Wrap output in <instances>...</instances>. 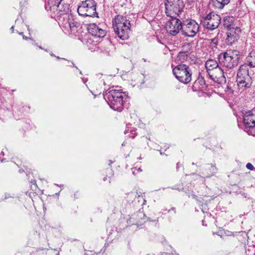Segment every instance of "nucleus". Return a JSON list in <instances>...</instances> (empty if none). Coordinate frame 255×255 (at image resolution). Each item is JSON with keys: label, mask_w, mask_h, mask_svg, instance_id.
I'll return each instance as SVG.
<instances>
[{"label": "nucleus", "mask_w": 255, "mask_h": 255, "mask_svg": "<svg viewBox=\"0 0 255 255\" xmlns=\"http://www.w3.org/2000/svg\"><path fill=\"white\" fill-rule=\"evenodd\" d=\"M246 167L249 169V170H254V166L252 165V163H248L246 165Z\"/></svg>", "instance_id": "c85d7f7f"}, {"label": "nucleus", "mask_w": 255, "mask_h": 255, "mask_svg": "<svg viewBox=\"0 0 255 255\" xmlns=\"http://www.w3.org/2000/svg\"><path fill=\"white\" fill-rule=\"evenodd\" d=\"M199 83H201V87L200 88H203L204 87V85H205V81L203 79L199 80Z\"/></svg>", "instance_id": "c756f323"}, {"label": "nucleus", "mask_w": 255, "mask_h": 255, "mask_svg": "<svg viewBox=\"0 0 255 255\" xmlns=\"http://www.w3.org/2000/svg\"><path fill=\"white\" fill-rule=\"evenodd\" d=\"M31 182L32 183H33V184H36V181L35 180H31Z\"/></svg>", "instance_id": "473e14b6"}, {"label": "nucleus", "mask_w": 255, "mask_h": 255, "mask_svg": "<svg viewBox=\"0 0 255 255\" xmlns=\"http://www.w3.org/2000/svg\"><path fill=\"white\" fill-rule=\"evenodd\" d=\"M97 38L90 34H87L86 31L80 40L88 47L89 49L95 51L98 45V41L96 40Z\"/></svg>", "instance_id": "ddd939ff"}, {"label": "nucleus", "mask_w": 255, "mask_h": 255, "mask_svg": "<svg viewBox=\"0 0 255 255\" xmlns=\"http://www.w3.org/2000/svg\"><path fill=\"white\" fill-rule=\"evenodd\" d=\"M131 75H132V73L131 74ZM131 78H132V76H131L130 79H131V80H132V79H131Z\"/></svg>", "instance_id": "49530a36"}, {"label": "nucleus", "mask_w": 255, "mask_h": 255, "mask_svg": "<svg viewBox=\"0 0 255 255\" xmlns=\"http://www.w3.org/2000/svg\"><path fill=\"white\" fill-rule=\"evenodd\" d=\"M166 16L180 15L183 11L184 4L182 0H166L165 2Z\"/></svg>", "instance_id": "6e6552de"}, {"label": "nucleus", "mask_w": 255, "mask_h": 255, "mask_svg": "<svg viewBox=\"0 0 255 255\" xmlns=\"http://www.w3.org/2000/svg\"><path fill=\"white\" fill-rule=\"evenodd\" d=\"M1 154H2V156H3V155H4V153H3V151H1Z\"/></svg>", "instance_id": "37998d69"}, {"label": "nucleus", "mask_w": 255, "mask_h": 255, "mask_svg": "<svg viewBox=\"0 0 255 255\" xmlns=\"http://www.w3.org/2000/svg\"><path fill=\"white\" fill-rule=\"evenodd\" d=\"M187 58V54L186 52H179L176 58V61L182 63L186 60Z\"/></svg>", "instance_id": "b1692460"}, {"label": "nucleus", "mask_w": 255, "mask_h": 255, "mask_svg": "<svg viewBox=\"0 0 255 255\" xmlns=\"http://www.w3.org/2000/svg\"><path fill=\"white\" fill-rule=\"evenodd\" d=\"M22 38H23V39L26 40H28V39H31L30 38H29L28 37H26V36H25L24 35H23Z\"/></svg>", "instance_id": "2f4dec72"}, {"label": "nucleus", "mask_w": 255, "mask_h": 255, "mask_svg": "<svg viewBox=\"0 0 255 255\" xmlns=\"http://www.w3.org/2000/svg\"><path fill=\"white\" fill-rule=\"evenodd\" d=\"M237 82L239 91L244 92L250 88L252 83V78L249 74V69L246 65H242L237 73Z\"/></svg>", "instance_id": "20e7f679"}, {"label": "nucleus", "mask_w": 255, "mask_h": 255, "mask_svg": "<svg viewBox=\"0 0 255 255\" xmlns=\"http://www.w3.org/2000/svg\"><path fill=\"white\" fill-rule=\"evenodd\" d=\"M91 93H92V94H94V93H93V92L92 91V90H91Z\"/></svg>", "instance_id": "603ef678"}, {"label": "nucleus", "mask_w": 255, "mask_h": 255, "mask_svg": "<svg viewBox=\"0 0 255 255\" xmlns=\"http://www.w3.org/2000/svg\"><path fill=\"white\" fill-rule=\"evenodd\" d=\"M32 41H33V42H32V44L33 45H36V44L35 43L34 41H33V40H32Z\"/></svg>", "instance_id": "e433bc0d"}, {"label": "nucleus", "mask_w": 255, "mask_h": 255, "mask_svg": "<svg viewBox=\"0 0 255 255\" xmlns=\"http://www.w3.org/2000/svg\"><path fill=\"white\" fill-rule=\"evenodd\" d=\"M240 57V52L237 50H230L219 55L220 62L225 67L230 69L238 65Z\"/></svg>", "instance_id": "39448f33"}, {"label": "nucleus", "mask_w": 255, "mask_h": 255, "mask_svg": "<svg viewBox=\"0 0 255 255\" xmlns=\"http://www.w3.org/2000/svg\"><path fill=\"white\" fill-rule=\"evenodd\" d=\"M87 30L88 31L87 34H90L92 36L99 38H103L106 34V31L98 27L95 23L89 24Z\"/></svg>", "instance_id": "2eb2a0df"}, {"label": "nucleus", "mask_w": 255, "mask_h": 255, "mask_svg": "<svg viewBox=\"0 0 255 255\" xmlns=\"http://www.w3.org/2000/svg\"><path fill=\"white\" fill-rule=\"evenodd\" d=\"M19 34L22 36L24 35L23 32H19Z\"/></svg>", "instance_id": "c9c22d12"}, {"label": "nucleus", "mask_w": 255, "mask_h": 255, "mask_svg": "<svg viewBox=\"0 0 255 255\" xmlns=\"http://www.w3.org/2000/svg\"><path fill=\"white\" fill-rule=\"evenodd\" d=\"M80 74H82V71L81 70H80Z\"/></svg>", "instance_id": "8fccbe9b"}, {"label": "nucleus", "mask_w": 255, "mask_h": 255, "mask_svg": "<svg viewBox=\"0 0 255 255\" xmlns=\"http://www.w3.org/2000/svg\"><path fill=\"white\" fill-rule=\"evenodd\" d=\"M221 17H205L204 24L208 29L213 30L219 26Z\"/></svg>", "instance_id": "dca6fc26"}, {"label": "nucleus", "mask_w": 255, "mask_h": 255, "mask_svg": "<svg viewBox=\"0 0 255 255\" xmlns=\"http://www.w3.org/2000/svg\"><path fill=\"white\" fill-rule=\"evenodd\" d=\"M104 98L110 108L118 112L122 111L128 99L125 93L120 90L114 89L106 91Z\"/></svg>", "instance_id": "f03ea898"}, {"label": "nucleus", "mask_w": 255, "mask_h": 255, "mask_svg": "<svg viewBox=\"0 0 255 255\" xmlns=\"http://www.w3.org/2000/svg\"><path fill=\"white\" fill-rule=\"evenodd\" d=\"M209 41H210V42H209L210 44L212 46H216L218 42V39L217 38H214L211 39L209 40Z\"/></svg>", "instance_id": "bb28decb"}, {"label": "nucleus", "mask_w": 255, "mask_h": 255, "mask_svg": "<svg viewBox=\"0 0 255 255\" xmlns=\"http://www.w3.org/2000/svg\"><path fill=\"white\" fill-rule=\"evenodd\" d=\"M125 133L129 137L133 138L136 135V129L133 128L127 127Z\"/></svg>", "instance_id": "5701e85b"}, {"label": "nucleus", "mask_w": 255, "mask_h": 255, "mask_svg": "<svg viewBox=\"0 0 255 255\" xmlns=\"http://www.w3.org/2000/svg\"><path fill=\"white\" fill-rule=\"evenodd\" d=\"M243 123L246 128L255 127V107L251 110L243 112Z\"/></svg>", "instance_id": "9b49d317"}, {"label": "nucleus", "mask_w": 255, "mask_h": 255, "mask_svg": "<svg viewBox=\"0 0 255 255\" xmlns=\"http://www.w3.org/2000/svg\"><path fill=\"white\" fill-rule=\"evenodd\" d=\"M45 8H46V9H47V10H48V9H47V4H46V5H45Z\"/></svg>", "instance_id": "c03bdc74"}, {"label": "nucleus", "mask_w": 255, "mask_h": 255, "mask_svg": "<svg viewBox=\"0 0 255 255\" xmlns=\"http://www.w3.org/2000/svg\"><path fill=\"white\" fill-rule=\"evenodd\" d=\"M208 75L213 81L218 84L225 83L226 82L223 70L220 67L209 71Z\"/></svg>", "instance_id": "f8f14e48"}, {"label": "nucleus", "mask_w": 255, "mask_h": 255, "mask_svg": "<svg viewBox=\"0 0 255 255\" xmlns=\"http://www.w3.org/2000/svg\"><path fill=\"white\" fill-rule=\"evenodd\" d=\"M126 17H115L113 21V26L116 34L122 39H128L130 31V22L126 19Z\"/></svg>", "instance_id": "7ed1b4c3"}, {"label": "nucleus", "mask_w": 255, "mask_h": 255, "mask_svg": "<svg viewBox=\"0 0 255 255\" xmlns=\"http://www.w3.org/2000/svg\"><path fill=\"white\" fill-rule=\"evenodd\" d=\"M205 66L208 73H209V71L219 68L217 61L213 59L208 60L205 63Z\"/></svg>", "instance_id": "6ab92c4d"}, {"label": "nucleus", "mask_w": 255, "mask_h": 255, "mask_svg": "<svg viewBox=\"0 0 255 255\" xmlns=\"http://www.w3.org/2000/svg\"><path fill=\"white\" fill-rule=\"evenodd\" d=\"M229 91H230V92L231 93H233V91L231 88L229 89Z\"/></svg>", "instance_id": "f704fd0d"}, {"label": "nucleus", "mask_w": 255, "mask_h": 255, "mask_svg": "<svg viewBox=\"0 0 255 255\" xmlns=\"http://www.w3.org/2000/svg\"><path fill=\"white\" fill-rule=\"evenodd\" d=\"M138 170H139V171H142V170L140 168H138Z\"/></svg>", "instance_id": "79ce46f5"}, {"label": "nucleus", "mask_w": 255, "mask_h": 255, "mask_svg": "<svg viewBox=\"0 0 255 255\" xmlns=\"http://www.w3.org/2000/svg\"><path fill=\"white\" fill-rule=\"evenodd\" d=\"M27 4V0H20L19 4L21 7L24 6Z\"/></svg>", "instance_id": "cd10ccee"}, {"label": "nucleus", "mask_w": 255, "mask_h": 255, "mask_svg": "<svg viewBox=\"0 0 255 255\" xmlns=\"http://www.w3.org/2000/svg\"><path fill=\"white\" fill-rule=\"evenodd\" d=\"M72 64H73V66L74 67H76V68H77V67L75 66V65L73 63H72Z\"/></svg>", "instance_id": "4c0bfd02"}, {"label": "nucleus", "mask_w": 255, "mask_h": 255, "mask_svg": "<svg viewBox=\"0 0 255 255\" xmlns=\"http://www.w3.org/2000/svg\"><path fill=\"white\" fill-rule=\"evenodd\" d=\"M230 0H213V5L216 8L222 9L228 4Z\"/></svg>", "instance_id": "412c9836"}, {"label": "nucleus", "mask_w": 255, "mask_h": 255, "mask_svg": "<svg viewBox=\"0 0 255 255\" xmlns=\"http://www.w3.org/2000/svg\"><path fill=\"white\" fill-rule=\"evenodd\" d=\"M199 25L195 20H190L187 21L183 25L182 28V34L185 36L193 37L199 31Z\"/></svg>", "instance_id": "9d476101"}, {"label": "nucleus", "mask_w": 255, "mask_h": 255, "mask_svg": "<svg viewBox=\"0 0 255 255\" xmlns=\"http://www.w3.org/2000/svg\"><path fill=\"white\" fill-rule=\"evenodd\" d=\"M55 19L61 27L65 33L71 37H77L78 39L81 37L86 31L81 24L74 17H57Z\"/></svg>", "instance_id": "f257e3e1"}, {"label": "nucleus", "mask_w": 255, "mask_h": 255, "mask_svg": "<svg viewBox=\"0 0 255 255\" xmlns=\"http://www.w3.org/2000/svg\"><path fill=\"white\" fill-rule=\"evenodd\" d=\"M106 179H107V178H106V177H105V178H104V181H105Z\"/></svg>", "instance_id": "3c124183"}, {"label": "nucleus", "mask_w": 255, "mask_h": 255, "mask_svg": "<svg viewBox=\"0 0 255 255\" xmlns=\"http://www.w3.org/2000/svg\"><path fill=\"white\" fill-rule=\"evenodd\" d=\"M82 81H83V83H85V84H86V83L88 81V79L87 78H82Z\"/></svg>", "instance_id": "7c9ffc66"}, {"label": "nucleus", "mask_w": 255, "mask_h": 255, "mask_svg": "<svg viewBox=\"0 0 255 255\" xmlns=\"http://www.w3.org/2000/svg\"><path fill=\"white\" fill-rule=\"evenodd\" d=\"M55 57H56V58L58 59H60V58L59 56H55Z\"/></svg>", "instance_id": "ea45409f"}, {"label": "nucleus", "mask_w": 255, "mask_h": 255, "mask_svg": "<svg viewBox=\"0 0 255 255\" xmlns=\"http://www.w3.org/2000/svg\"><path fill=\"white\" fill-rule=\"evenodd\" d=\"M217 171V168L215 166L211 165L210 166H208L205 169V174H207V177H209L214 175Z\"/></svg>", "instance_id": "4be33fe9"}, {"label": "nucleus", "mask_w": 255, "mask_h": 255, "mask_svg": "<svg viewBox=\"0 0 255 255\" xmlns=\"http://www.w3.org/2000/svg\"><path fill=\"white\" fill-rule=\"evenodd\" d=\"M27 29H28V31H29V34H30V30L29 27H28Z\"/></svg>", "instance_id": "58836bf2"}, {"label": "nucleus", "mask_w": 255, "mask_h": 255, "mask_svg": "<svg viewBox=\"0 0 255 255\" xmlns=\"http://www.w3.org/2000/svg\"><path fill=\"white\" fill-rule=\"evenodd\" d=\"M39 48L41 49H43V48L41 47V46H38Z\"/></svg>", "instance_id": "a18cd8bd"}, {"label": "nucleus", "mask_w": 255, "mask_h": 255, "mask_svg": "<svg viewBox=\"0 0 255 255\" xmlns=\"http://www.w3.org/2000/svg\"><path fill=\"white\" fill-rule=\"evenodd\" d=\"M132 72H124L122 74V78L125 80H130V78L131 76Z\"/></svg>", "instance_id": "a878e982"}, {"label": "nucleus", "mask_w": 255, "mask_h": 255, "mask_svg": "<svg viewBox=\"0 0 255 255\" xmlns=\"http://www.w3.org/2000/svg\"><path fill=\"white\" fill-rule=\"evenodd\" d=\"M50 54L51 56H54V57L55 56V55L52 52Z\"/></svg>", "instance_id": "72a5a7b5"}, {"label": "nucleus", "mask_w": 255, "mask_h": 255, "mask_svg": "<svg viewBox=\"0 0 255 255\" xmlns=\"http://www.w3.org/2000/svg\"><path fill=\"white\" fill-rule=\"evenodd\" d=\"M234 17H223V24L228 29L232 28H236V27H234Z\"/></svg>", "instance_id": "aec40b11"}, {"label": "nucleus", "mask_w": 255, "mask_h": 255, "mask_svg": "<svg viewBox=\"0 0 255 255\" xmlns=\"http://www.w3.org/2000/svg\"><path fill=\"white\" fill-rule=\"evenodd\" d=\"M14 28V26H12L11 27V29H13Z\"/></svg>", "instance_id": "09e8293b"}, {"label": "nucleus", "mask_w": 255, "mask_h": 255, "mask_svg": "<svg viewBox=\"0 0 255 255\" xmlns=\"http://www.w3.org/2000/svg\"><path fill=\"white\" fill-rule=\"evenodd\" d=\"M96 3L94 0H86L81 2L77 8L80 16H98L96 10Z\"/></svg>", "instance_id": "0eeeda50"}, {"label": "nucleus", "mask_w": 255, "mask_h": 255, "mask_svg": "<svg viewBox=\"0 0 255 255\" xmlns=\"http://www.w3.org/2000/svg\"><path fill=\"white\" fill-rule=\"evenodd\" d=\"M173 73L180 82L188 84L191 81L192 72L186 64H178L173 68Z\"/></svg>", "instance_id": "423d86ee"}, {"label": "nucleus", "mask_w": 255, "mask_h": 255, "mask_svg": "<svg viewBox=\"0 0 255 255\" xmlns=\"http://www.w3.org/2000/svg\"><path fill=\"white\" fill-rule=\"evenodd\" d=\"M166 22L165 28L168 33L172 36L176 35L182 29L183 24L181 21L176 17H170Z\"/></svg>", "instance_id": "1a4fd4ad"}, {"label": "nucleus", "mask_w": 255, "mask_h": 255, "mask_svg": "<svg viewBox=\"0 0 255 255\" xmlns=\"http://www.w3.org/2000/svg\"><path fill=\"white\" fill-rule=\"evenodd\" d=\"M105 85L104 79H99L98 81L92 82L90 84V87L94 92L98 94L99 91H101L103 85Z\"/></svg>", "instance_id": "a211bd4d"}, {"label": "nucleus", "mask_w": 255, "mask_h": 255, "mask_svg": "<svg viewBox=\"0 0 255 255\" xmlns=\"http://www.w3.org/2000/svg\"><path fill=\"white\" fill-rule=\"evenodd\" d=\"M207 16H211V13H210L209 14H207Z\"/></svg>", "instance_id": "a19ab883"}, {"label": "nucleus", "mask_w": 255, "mask_h": 255, "mask_svg": "<svg viewBox=\"0 0 255 255\" xmlns=\"http://www.w3.org/2000/svg\"><path fill=\"white\" fill-rule=\"evenodd\" d=\"M241 32V30L240 28L237 26H236V28L228 29L226 33V43L229 45H232L233 43L237 41L240 37Z\"/></svg>", "instance_id": "4468645a"}, {"label": "nucleus", "mask_w": 255, "mask_h": 255, "mask_svg": "<svg viewBox=\"0 0 255 255\" xmlns=\"http://www.w3.org/2000/svg\"><path fill=\"white\" fill-rule=\"evenodd\" d=\"M243 65H246L251 68L255 67V49H253L246 58V62Z\"/></svg>", "instance_id": "f3484780"}, {"label": "nucleus", "mask_w": 255, "mask_h": 255, "mask_svg": "<svg viewBox=\"0 0 255 255\" xmlns=\"http://www.w3.org/2000/svg\"><path fill=\"white\" fill-rule=\"evenodd\" d=\"M112 163H113V162H112L111 161H110L109 165H111Z\"/></svg>", "instance_id": "de8ad7c7"}, {"label": "nucleus", "mask_w": 255, "mask_h": 255, "mask_svg": "<svg viewBox=\"0 0 255 255\" xmlns=\"http://www.w3.org/2000/svg\"><path fill=\"white\" fill-rule=\"evenodd\" d=\"M62 0H49L48 4L50 8L52 7L54 8L55 7H58Z\"/></svg>", "instance_id": "393cba45"}]
</instances>
